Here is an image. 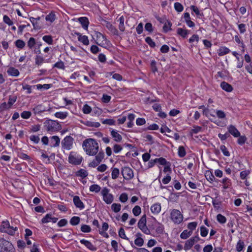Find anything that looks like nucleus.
<instances>
[{"label": "nucleus", "instance_id": "a878e982", "mask_svg": "<svg viewBox=\"0 0 252 252\" xmlns=\"http://www.w3.org/2000/svg\"><path fill=\"white\" fill-rule=\"evenodd\" d=\"M230 52L229 48L225 46L220 47L218 50V54L219 56H224Z\"/></svg>", "mask_w": 252, "mask_h": 252}, {"label": "nucleus", "instance_id": "37998d69", "mask_svg": "<svg viewBox=\"0 0 252 252\" xmlns=\"http://www.w3.org/2000/svg\"><path fill=\"white\" fill-rule=\"evenodd\" d=\"M217 220L220 224H224L226 221V218L220 214L217 215Z\"/></svg>", "mask_w": 252, "mask_h": 252}, {"label": "nucleus", "instance_id": "2f4dec72", "mask_svg": "<svg viewBox=\"0 0 252 252\" xmlns=\"http://www.w3.org/2000/svg\"><path fill=\"white\" fill-rule=\"evenodd\" d=\"M56 19V15L54 12L52 11L49 14L47 15L45 17L46 21L50 22L51 23H53Z\"/></svg>", "mask_w": 252, "mask_h": 252}, {"label": "nucleus", "instance_id": "9b49d317", "mask_svg": "<svg viewBox=\"0 0 252 252\" xmlns=\"http://www.w3.org/2000/svg\"><path fill=\"white\" fill-rule=\"evenodd\" d=\"M0 248L6 249V250L10 251L14 249L11 243L6 240L3 238L0 237Z\"/></svg>", "mask_w": 252, "mask_h": 252}, {"label": "nucleus", "instance_id": "7ed1b4c3", "mask_svg": "<svg viewBox=\"0 0 252 252\" xmlns=\"http://www.w3.org/2000/svg\"><path fill=\"white\" fill-rule=\"evenodd\" d=\"M17 230V227L11 226L8 220L3 221L0 226L1 232L6 233L10 235H14Z\"/></svg>", "mask_w": 252, "mask_h": 252}, {"label": "nucleus", "instance_id": "09e8293b", "mask_svg": "<svg viewBox=\"0 0 252 252\" xmlns=\"http://www.w3.org/2000/svg\"><path fill=\"white\" fill-rule=\"evenodd\" d=\"M197 225V222L196 221L191 222L188 224L187 227L189 229V231L192 232L195 230Z\"/></svg>", "mask_w": 252, "mask_h": 252}, {"label": "nucleus", "instance_id": "473e14b6", "mask_svg": "<svg viewBox=\"0 0 252 252\" xmlns=\"http://www.w3.org/2000/svg\"><path fill=\"white\" fill-rule=\"evenodd\" d=\"M205 176L206 179L210 183H212L215 179V176L213 173L209 171H206L205 174Z\"/></svg>", "mask_w": 252, "mask_h": 252}, {"label": "nucleus", "instance_id": "4d7b16f0", "mask_svg": "<svg viewBox=\"0 0 252 252\" xmlns=\"http://www.w3.org/2000/svg\"><path fill=\"white\" fill-rule=\"evenodd\" d=\"M17 97L15 95H10L8 98V104L11 108L12 105L15 102Z\"/></svg>", "mask_w": 252, "mask_h": 252}, {"label": "nucleus", "instance_id": "774afa93", "mask_svg": "<svg viewBox=\"0 0 252 252\" xmlns=\"http://www.w3.org/2000/svg\"><path fill=\"white\" fill-rule=\"evenodd\" d=\"M250 174V171L244 170L240 172V176L242 180H245L247 177Z\"/></svg>", "mask_w": 252, "mask_h": 252}, {"label": "nucleus", "instance_id": "338daca9", "mask_svg": "<svg viewBox=\"0 0 252 252\" xmlns=\"http://www.w3.org/2000/svg\"><path fill=\"white\" fill-rule=\"evenodd\" d=\"M208 233V229L204 226L200 227V234L202 237H206Z\"/></svg>", "mask_w": 252, "mask_h": 252}, {"label": "nucleus", "instance_id": "bf43d9fd", "mask_svg": "<svg viewBox=\"0 0 252 252\" xmlns=\"http://www.w3.org/2000/svg\"><path fill=\"white\" fill-rule=\"evenodd\" d=\"M174 8L178 12H182L184 9V7L182 4L178 2H176L174 3Z\"/></svg>", "mask_w": 252, "mask_h": 252}, {"label": "nucleus", "instance_id": "39448f33", "mask_svg": "<svg viewBox=\"0 0 252 252\" xmlns=\"http://www.w3.org/2000/svg\"><path fill=\"white\" fill-rule=\"evenodd\" d=\"M138 227L146 234L150 233V230L146 226V216L144 215L142 216L139 220L137 224Z\"/></svg>", "mask_w": 252, "mask_h": 252}, {"label": "nucleus", "instance_id": "58836bf2", "mask_svg": "<svg viewBox=\"0 0 252 252\" xmlns=\"http://www.w3.org/2000/svg\"><path fill=\"white\" fill-rule=\"evenodd\" d=\"M80 221V218L79 217L74 216L70 220V223L72 225H76L78 224Z\"/></svg>", "mask_w": 252, "mask_h": 252}, {"label": "nucleus", "instance_id": "5fc2aeb1", "mask_svg": "<svg viewBox=\"0 0 252 252\" xmlns=\"http://www.w3.org/2000/svg\"><path fill=\"white\" fill-rule=\"evenodd\" d=\"M145 41L152 48H154L156 46L155 42L149 36L145 38Z\"/></svg>", "mask_w": 252, "mask_h": 252}, {"label": "nucleus", "instance_id": "20e7f679", "mask_svg": "<svg viewBox=\"0 0 252 252\" xmlns=\"http://www.w3.org/2000/svg\"><path fill=\"white\" fill-rule=\"evenodd\" d=\"M170 217L171 220L177 224H179L182 222L183 220V216L180 211L177 209H173L170 213Z\"/></svg>", "mask_w": 252, "mask_h": 252}, {"label": "nucleus", "instance_id": "69168bd1", "mask_svg": "<svg viewBox=\"0 0 252 252\" xmlns=\"http://www.w3.org/2000/svg\"><path fill=\"white\" fill-rule=\"evenodd\" d=\"M44 61V58L39 55H37L35 59V63L38 65H41Z\"/></svg>", "mask_w": 252, "mask_h": 252}, {"label": "nucleus", "instance_id": "2eb2a0df", "mask_svg": "<svg viewBox=\"0 0 252 252\" xmlns=\"http://www.w3.org/2000/svg\"><path fill=\"white\" fill-rule=\"evenodd\" d=\"M111 137L113 140L116 142H121L122 141L123 138L122 135L116 130H111Z\"/></svg>", "mask_w": 252, "mask_h": 252}, {"label": "nucleus", "instance_id": "3c124183", "mask_svg": "<svg viewBox=\"0 0 252 252\" xmlns=\"http://www.w3.org/2000/svg\"><path fill=\"white\" fill-rule=\"evenodd\" d=\"M15 46L19 49H23L25 46V43L21 39H18L15 42Z\"/></svg>", "mask_w": 252, "mask_h": 252}, {"label": "nucleus", "instance_id": "bb28decb", "mask_svg": "<svg viewBox=\"0 0 252 252\" xmlns=\"http://www.w3.org/2000/svg\"><path fill=\"white\" fill-rule=\"evenodd\" d=\"M78 21L84 29H87L89 22L88 19L87 17H80L78 19Z\"/></svg>", "mask_w": 252, "mask_h": 252}, {"label": "nucleus", "instance_id": "7c9ffc66", "mask_svg": "<svg viewBox=\"0 0 252 252\" xmlns=\"http://www.w3.org/2000/svg\"><path fill=\"white\" fill-rule=\"evenodd\" d=\"M88 175V172L84 169H80L76 172V176L80 177L83 179L86 178Z\"/></svg>", "mask_w": 252, "mask_h": 252}, {"label": "nucleus", "instance_id": "f704fd0d", "mask_svg": "<svg viewBox=\"0 0 252 252\" xmlns=\"http://www.w3.org/2000/svg\"><path fill=\"white\" fill-rule=\"evenodd\" d=\"M68 113L67 112H58L55 114V116L61 119H64L67 117Z\"/></svg>", "mask_w": 252, "mask_h": 252}, {"label": "nucleus", "instance_id": "ddd939ff", "mask_svg": "<svg viewBox=\"0 0 252 252\" xmlns=\"http://www.w3.org/2000/svg\"><path fill=\"white\" fill-rule=\"evenodd\" d=\"M109 191L108 189L104 188L101 192L103 196V200L108 204H110V194H109Z\"/></svg>", "mask_w": 252, "mask_h": 252}, {"label": "nucleus", "instance_id": "393cba45", "mask_svg": "<svg viewBox=\"0 0 252 252\" xmlns=\"http://www.w3.org/2000/svg\"><path fill=\"white\" fill-rule=\"evenodd\" d=\"M34 114H40L46 111V109L42 104H39L33 108Z\"/></svg>", "mask_w": 252, "mask_h": 252}, {"label": "nucleus", "instance_id": "5701e85b", "mask_svg": "<svg viewBox=\"0 0 252 252\" xmlns=\"http://www.w3.org/2000/svg\"><path fill=\"white\" fill-rule=\"evenodd\" d=\"M220 87L223 90L227 92H231L233 90L232 86L226 82H222L220 84Z\"/></svg>", "mask_w": 252, "mask_h": 252}, {"label": "nucleus", "instance_id": "a19ab883", "mask_svg": "<svg viewBox=\"0 0 252 252\" xmlns=\"http://www.w3.org/2000/svg\"><path fill=\"white\" fill-rule=\"evenodd\" d=\"M244 248V243L242 240H239L236 246V251L238 252H241Z\"/></svg>", "mask_w": 252, "mask_h": 252}, {"label": "nucleus", "instance_id": "dca6fc26", "mask_svg": "<svg viewBox=\"0 0 252 252\" xmlns=\"http://www.w3.org/2000/svg\"><path fill=\"white\" fill-rule=\"evenodd\" d=\"M108 224L106 222H103L102 227L99 229V234L103 237L108 238L109 235L106 232V231L108 229Z\"/></svg>", "mask_w": 252, "mask_h": 252}, {"label": "nucleus", "instance_id": "f257e3e1", "mask_svg": "<svg viewBox=\"0 0 252 252\" xmlns=\"http://www.w3.org/2000/svg\"><path fill=\"white\" fill-rule=\"evenodd\" d=\"M83 150L89 156L97 155L99 151V146L97 141L92 138L85 139L82 144Z\"/></svg>", "mask_w": 252, "mask_h": 252}, {"label": "nucleus", "instance_id": "4468645a", "mask_svg": "<svg viewBox=\"0 0 252 252\" xmlns=\"http://www.w3.org/2000/svg\"><path fill=\"white\" fill-rule=\"evenodd\" d=\"M73 201L76 207L82 210L85 208V205L83 202L80 200L78 196H74L73 197Z\"/></svg>", "mask_w": 252, "mask_h": 252}, {"label": "nucleus", "instance_id": "f03ea898", "mask_svg": "<svg viewBox=\"0 0 252 252\" xmlns=\"http://www.w3.org/2000/svg\"><path fill=\"white\" fill-rule=\"evenodd\" d=\"M44 126L47 131L55 132L61 130V125L57 121L48 120L44 123Z\"/></svg>", "mask_w": 252, "mask_h": 252}, {"label": "nucleus", "instance_id": "0e129e2a", "mask_svg": "<svg viewBox=\"0 0 252 252\" xmlns=\"http://www.w3.org/2000/svg\"><path fill=\"white\" fill-rule=\"evenodd\" d=\"M122 149L123 147L120 145L119 144H115L113 146V152L116 154H117L121 152Z\"/></svg>", "mask_w": 252, "mask_h": 252}, {"label": "nucleus", "instance_id": "9d476101", "mask_svg": "<svg viewBox=\"0 0 252 252\" xmlns=\"http://www.w3.org/2000/svg\"><path fill=\"white\" fill-rule=\"evenodd\" d=\"M104 154L103 152L99 151L98 153L95 155V159L89 164L90 167H95L97 166L103 158Z\"/></svg>", "mask_w": 252, "mask_h": 252}, {"label": "nucleus", "instance_id": "c85d7f7f", "mask_svg": "<svg viewBox=\"0 0 252 252\" xmlns=\"http://www.w3.org/2000/svg\"><path fill=\"white\" fill-rule=\"evenodd\" d=\"M30 20L32 23L33 29L34 30H38L41 28V24H40L39 22L36 21V20H35V18L30 17Z\"/></svg>", "mask_w": 252, "mask_h": 252}, {"label": "nucleus", "instance_id": "4be33fe9", "mask_svg": "<svg viewBox=\"0 0 252 252\" xmlns=\"http://www.w3.org/2000/svg\"><path fill=\"white\" fill-rule=\"evenodd\" d=\"M177 33L183 38H187L189 33V31L183 28H178L177 30Z\"/></svg>", "mask_w": 252, "mask_h": 252}, {"label": "nucleus", "instance_id": "8fccbe9b", "mask_svg": "<svg viewBox=\"0 0 252 252\" xmlns=\"http://www.w3.org/2000/svg\"><path fill=\"white\" fill-rule=\"evenodd\" d=\"M190 9L192 10V11H193L195 14L198 16H203V13L202 12H200L198 8L194 5H191L190 6Z\"/></svg>", "mask_w": 252, "mask_h": 252}, {"label": "nucleus", "instance_id": "6e6552de", "mask_svg": "<svg viewBox=\"0 0 252 252\" xmlns=\"http://www.w3.org/2000/svg\"><path fill=\"white\" fill-rule=\"evenodd\" d=\"M73 141L74 139L71 136H65L61 142L62 148L67 150H70L72 147Z\"/></svg>", "mask_w": 252, "mask_h": 252}, {"label": "nucleus", "instance_id": "13d9d810", "mask_svg": "<svg viewBox=\"0 0 252 252\" xmlns=\"http://www.w3.org/2000/svg\"><path fill=\"white\" fill-rule=\"evenodd\" d=\"M237 142L240 145H243L246 142L247 138L245 135H241L238 137Z\"/></svg>", "mask_w": 252, "mask_h": 252}, {"label": "nucleus", "instance_id": "e433bc0d", "mask_svg": "<svg viewBox=\"0 0 252 252\" xmlns=\"http://www.w3.org/2000/svg\"><path fill=\"white\" fill-rule=\"evenodd\" d=\"M192 234V232L188 230H184L180 234V237L183 239H186L191 236Z\"/></svg>", "mask_w": 252, "mask_h": 252}, {"label": "nucleus", "instance_id": "603ef678", "mask_svg": "<svg viewBox=\"0 0 252 252\" xmlns=\"http://www.w3.org/2000/svg\"><path fill=\"white\" fill-rule=\"evenodd\" d=\"M157 162H158L161 165H165L167 164H170V162L167 161L166 159L164 158H156Z\"/></svg>", "mask_w": 252, "mask_h": 252}, {"label": "nucleus", "instance_id": "ea45409f", "mask_svg": "<svg viewBox=\"0 0 252 252\" xmlns=\"http://www.w3.org/2000/svg\"><path fill=\"white\" fill-rule=\"evenodd\" d=\"M178 155L180 158H184L186 156V151L183 146H179L178 151Z\"/></svg>", "mask_w": 252, "mask_h": 252}, {"label": "nucleus", "instance_id": "1a4fd4ad", "mask_svg": "<svg viewBox=\"0 0 252 252\" xmlns=\"http://www.w3.org/2000/svg\"><path fill=\"white\" fill-rule=\"evenodd\" d=\"M121 173L125 179L129 180L133 178L134 174L133 170L129 167L122 168Z\"/></svg>", "mask_w": 252, "mask_h": 252}, {"label": "nucleus", "instance_id": "b1692460", "mask_svg": "<svg viewBox=\"0 0 252 252\" xmlns=\"http://www.w3.org/2000/svg\"><path fill=\"white\" fill-rule=\"evenodd\" d=\"M7 72L9 75L15 77L18 76L20 74L19 70L13 67H9Z\"/></svg>", "mask_w": 252, "mask_h": 252}, {"label": "nucleus", "instance_id": "cd10ccee", "mask_svg": "<svg viewBox=\"0 0 252 252\" xmlns=\"http://www.w3.org/2000/svg\"><path fill=\"white\" fill-rule=\"evenodd\" d=\"M161 210V206L159 203H156L151 207V211L154 214H158Z\"/></svg>", "mask_w": 252, "mask_h": 252}, {"label": "nucleus", "instance_id": "f8f14e48", "mask_svg": "<svg viewBox=\"0 0 252 252\" xmlns=\"http://www.w3.org/2000/svg\"><path fill=\"white\" fill-rule=\"evenodd\" d=\"M58 220V219L57 218L52 217V215L49 213L46 214L45 216L42 219L41 221L42 223H46L49 222L56 223Z\"/></svg>", "mask_w": 252, "mask_h": 252}, {"label": "nucleus", "instance_id": "052dcab7", "mask_svg": "<svg viewBox=\"0 0 252 252\" xmlns=\"http://www.w3.org/2000/svg\"><path fill=\"white\" fill-rule=\"evenodd\" d=\"M32 116V113L30 111H24L21 114V116L23 119H28Z\"/></svg>", "mask_w": 252, "mask_h": 252}, {"label": "nucleus", "instance_id": "49530a36", "mask_svg": "<svg viewBox=\"0 0 252 252\" xmlns=\"http://www.w3.org/2000/svg\"><path fill=\"white\" fill-rule=\"evenodd\" d=\"M42 39L48 44L52 45L53 43V40L51 35H44L43 36Z\"/></svg>", "mask_w": 252, "mask_h": 252}, {"label": "nucleus", "instance_id": "4c0bfd02", "mask_svg": "<svg viewBox=\"0 0 252 252\" xmlns=\"http://www.w3.org/2000/svg\"><path fill=\"white\" fill-rule=\"evenodd\" d=\"M84 124L88 126L98 127L100 126V124L98 122H93L90 121H87Z\"/></svg>", "mask_w": 252, "mask_h": 252}, {"label": "nucleus", "instance_id": "c756f323", "mask_svg": "<svg viewBox=\"0 0 252 252\" xmlns=\"http://www.w3.org/2000/svg\"><path fill=\"white\" fill-rule=\"evenodd\" d=\"M221 182L222 183L223 188L224 189H228L231 186V180L227 177L224 178Z\"/></svg>", "mask_w": 252, "mask_h": 252}, {"label": "nucleus", "instance_id": "c9c22d12", "mask_svg": "<svg viewBox=\"0 0 252 252\" xmlns=\"http://www.w3.org/2000/svg\"><path fill=\"white\" fill-rule=\"evenodd\" d=\"M172 23L170 21L167 20L163 27V32L165 33L171 30Z\"/></svg>", "mask_w": 252, "mask_h": 252}, {"label": "nucleus", "instance_id": "423d86ee", "mask_svg": "<svg viewBox=\"0 0 252 252\" xmlns=\"http://www.w3.org/2000/svg\"><path fill=\"white\" fill-rule=\"evenodd\" d=\"M83 160L82 156L71 152L68 156V162L73 165H79Z\"/></svg>", "mask_w": 252, "mask_h": 252}, {"label": "nucleus", "instance_id": "79ce46f5", "mask_svg": "<svg viewBox=\"0 0 252 252\" xmlns=\"http://www.w3.org/2000/svg\"><path fill=\"white\" fill-rule=\"evenodd\" d=\"M164 229L163 225L158 222L156 228V232L158 234H161L163 233Z\"/></svg>", "mask_w": 252, "mask_h": 252}, {"label": "nucleus", "instance_id": "c03bdc74", "mask_svg": "<svg viewBox=\"0 0 252 252\" xmlns=\"http://www.w3.org/2000/svg\"><path fill=\"white\" fill-rule=\"evenodd\" d=\"M101 188L96 184H94L90 187V190L92 192H98L100 191Z\"/></svg>", "mask_w": 252, "mask_h": 252}, {"label": "nucleus", "instance_id": "6e6d98bb", "mask_svg": "<svg viewBox=\"0 0 252 252\" xmlns=\"http://www.w3.org/2000/svg\"><path fill=\"white\" fill-rule=\"evenodd\" d=\"M141 212L140 206L136 205L132 209V213L135 216H139Z\"/></svg>", "mask_w": 252, "mask_h": 252}, {"label": "nucleus", "instance_id": "aec40b11", "mask_svg": "<svg viewBox=\"0 0 252 252\" xmlns=\"http://www.w3.org/2000/svg\"><path fill=\"white\" fill-rule=\"evenodd\" d=\"M60 139L59 136L55 135L50 138L51 146L53 147H58L60 145Z\"/></svg>", "mask_w": 252, "mask_h": 252}, {"label": "nucleus", "instance_id": "412c9836", "mask_svg": "<svg viewBox=\"0 0 252 252\" xmlns=\"http://www.w3.org/2000/svg\"><path fill=\"white\" fill-rule=\"evenodd\" d=\"M116 22H119V29L122 32H124L125 30V27L124 25L125 18L123 16H121L119 18L117 17Z\"/></svg>", "mask_w": 252, "mask_h": 252}, {"label": "nucleus", "instance_id": "a211bd4d", "mask_svg": "<svg viewBox=\"0 0 252 252\" xmlns=\"http://www.w3.org/2000/svg\"><path fill=\"white\" fill-rule=\"evenodd\" d=\"M80 242L82 244L84 245L89 250L92 251H95L96 250V248L90 241L85 239H82Z\"/></svg>", "mask_w": 252, "mask_h": 252}, {"label": "nucleus", "instance_id": "72a5a7b5", "mask_svg": "<svg viewBox=\"0 0 252 252\" xmlns=\"http://www.w3.org/2000/svg\"><path fill=\"white\" fill-rule=\"evenodd\" d=\"M194 244V242H193V239L192 240L190 238L186 242L184 246V249L185 250H189L193 246Z\"/></svg>", "mask_w": 252, "mask_h": 252}, {"label": "nucleus", "instance_id": "e2e57ef3", "mask_svg": "<svg viewBox=\"0 0 252 252\" xmlns=\"http://www.w3.org/2000/svg\"><path fill=\"white\" fill-rule=\"evenodd\" d=\"M220 149L222 152L224 156L226 157L230 156V153L228 151L227 148L224 145H221L220 146Z\"/></svg>", "mask_w": 252, "mask_h": 252}, {"label": "nucleus", "instance_id": "0eeeda50", "mask_svg": "<svg viewBox=\"0 0 252 252\" xmlns=\"http://www.w3.org/2000/svg\"><path fill=\"white\" fill-rule=\"evenodd\" d=\"M94 36L95 37V42L97 44L104 46L107 44L108 40L105 35L99 32H95Z\"/></svg>", "mask_w": 252, "mask_h": 252}, {"label": "nucleus", "instance_id": "6ab92c4d", "mask_svg": "<svg viewBox=\"0 0 252 252\" xmlns=\"http://www.w3.org/2000/svg\"><path fill=\"white\" fill-rule=\"evenodd\" d=\"M78 36V40L85 45H88L89 44V41L86 35H82L79 32H75Z\"/></svg>", "mask_w": 252, "mask_h": 252}, {"label": "nucleus", "instance_id": "864d4df0", "mask_svg": "<svg viewBox=\"0 0 252 252\" xmlns=\"http://www.w3.org/2000/svg\"><path fill=\"white\" fill-rule=\"evenodd\" d=\"M80 229L82 232L84 233H88L91 231V227L86 224H82L81 226Z\"/></svg>", "mask_w": 252, "mask_h": 252}, {"label": "nucleus", "instance_id": "a18cd8bd", "mask_svg": "<svg viewBox=\"0 0 252 252\" xmlns=\"http://www.w3.org/2000/svg\"><path fill=\"white\" fill-rule=\"evenodd\" d=\"M121 205L119 203H113L111 205V209L115 213H118L121 210Z\"/></svg>", "mask_w": 252, "mask_h": 252}, {"label": "nucleus", "instance_id": "680f3d73", "mask_svg": "<svg viewBox=\"0 0 252 252\" xmlns=\"http://www.w3.org/2000/svg\"><path fill=\"white\" fill-rule=\"evenodd\" d=\"M134 244L138 247H141L144 244V240L143 238L139 237L134 240Z\"/></svg>", "mask_w": 252, "mask_h": 252}, {"label": "nucleus", "instance_id": "f3484780", "mask_svg": "<svg viewBox=\"0 0 252 252\" xmlns=\"http://www.w3.org/2000/svg\"><path fill=\"white\" fill-rule=\"evenodd\" d=\"M228 130L229 133L232 135L234 137H238L240 136V132L236 127L233 125H230L228 127Z\"/></svg>", "mask_w": 252, "mask_h": 252}, {"label": "nucleus", "instance_id": "de8ad7c7", "mask_svg": "<svg viewBox=\"0 0 252 252\" xmlns=\"http://www.w3.org/2000/svg\"><path fill=\"white\" fill-rule=\"evenodd\" d=\"M53 67H56L59 69H64L65 68V66L64 63L62 61L60 60L53 65Z\"/></svg>", "mask_w": 252, "mask_h": 252}]
</instances>
